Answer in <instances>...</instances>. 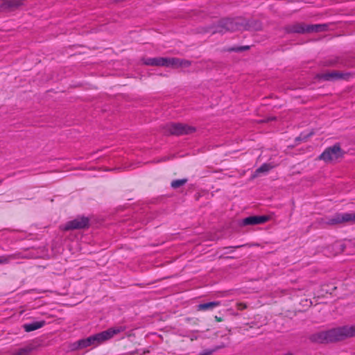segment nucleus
Returning <instances> with one entry per match:
<instances>
[{"instance_id": "8", "label": "nucleus", "mask_w": 355, "mask_h": 355, "mask_svg": "<svg viewBox=\"0 0 355 355\" xmlns=\"http://www.w3.org/2000/svg\"><path fill=\"white\" fill-rule=\"evenodd\" d=\"M89 226V218L88 217L81 216L69 221L64 226V230H80L88 228Z\"/></svg>"}, {"instance_id": "24", "label": "nucleus", "mask_w": 355, "mask_h": 355, "mask_svg": "<svg viewBox=\"0 0 355 355\" xmlns=\"http://www.w3.org/2000/svg\"><path fill=\"white\" fill-rule=\"evenodd\" d=\"M275 119H276L275 117H268L263 120H261L260 122L268 123V122L275 120Z\"/></svg>"}, {"instance_id": "3", "label": "nucleus", "mask_w": 355, "mask_h": 355, "mask_svg": "<svg viewBox=\"0 0 355 355\" xmlns=\"http://www.w3.org/2000/svg\"><path fill=\"white\" fill-rule=\"evenodd\" d=\"M243 17L225 18L220 19L214 33H224L227 31H237L242 30L243 27Z\"/></svg>"}, {"instance_id": "29", "label": "nucleus", "mask_w": 355, "mask_h": 355, "mask_svg": "<svg viewBox=\"0 0 355 355\" xmlns=\"http://www.w3.org/2000/svg\"><path fill=\"white\" fill-rule=\"evenodd\" d=\"M284 355H293V354H291V353H288V354H284Z\"/></svg>"}, {"instance_id": "11", "label": "nucleus", "mask_w": 355, "mask_h": 355, "mask_svg": "<svg viewBox=\"0 0 355 355\" xmlns=\"http://www.w3.org/2000/svg\"><path fill=\"white\" fill-rule=\"evenodd\" d=\"M269 217L267 216H252L244 218L242 221L243 225H253L262 224L267 222Z\"/></svg>"}, {"instance_id": "9", "label": "nucleus", "mask_w": 355, "mask_h": 355, "mask_svg": "<svg viewBox=\"0 0 355 355\" xmlns=\"http://www.w3.org/2000/svg\"><path fill=\"white\" fill-rule=\"evenodd\" d=\"M351 76L349 73H343L338 71H331L326 73H322L317 75L319 79L324 80H335L340 79H347Z\"/></svg>"}, {"instance_id": "21", "label": "nucleus", "mask_w": 355, "mask_h": 355, "mask_svg": "<svg viewBox=\"0 0 355 355\" xmlns=\"http://www.w3.org/2000/svg\"><path fill=\"white\" fill-rule=\"evenodd\" d=\"M313 135V132H311L309 135L304 136V137H302L301 136L296 137L295 141H305L309 137Z\"/></svg>"}, {"instance_id": "23", "label": "nucleus", "mask_w": 355, "mask_h": 355, "mask_svg": "<svg viewBox=\"0 0 355 355\" xmlns=\"http://www.w3.org/2000/svg\"><path fill=\"white\" fill-rule=\"evenodd\" d=\"M225 347H226V345L224 343H223V344L220 345L219 346L216 347L214 349H211V351H213V353H214V352L217 351L218 349L224 348Z\"/></svg>"}, {"instance_id": "28", "label": "nucleus", "mask_w": 355, "mask_h": 355, "mask_svg": "<svg viewBox=\"0 0 355 355\" xmlns=\"http://www.w3.org/2000/svg\"><path fill=\"white\" fill-rule=\"evenodd\" d=\"M284 355H293V354H291V353H288V354H284Z\"/></svg>"}, {"instance_id": "30", "label": "nucleus", "mask_w": 355, "mask_h": 355, "mask_svg": "<svg viewBox=\"0 0 355 355\" xmlns=\"http://www.w3.org/2000/svg\"><path fill=\"white\" fill-rule=\"evenodd\" d=\"M3 259H0V263H3Z\"/></svg>"}, {"instance_id": "1", "label": "nucleus", "mask_w": 355, "mask_h": 355, "mask_svg": "<svg viewBox=\"0 0 355 355\" xmlns=\"http://www.w3.org/2000/svg\"><path fill=\"white\" fill-rule=\"evenodd\" d=\"M353 336H355V324L317 332L311 335L309 339L313 343H328L343 340Z\"/></svg>"}, {"instance_id": "15", "label": "nucleus", "mask_w": 355, "mask_h": 355, "mask_svg": "<svg viewBox=\"0 0 355 355\" xmlns=\"http://www.w3.org/2000/svg\"><path fill=\"white\" fill-rule=\"evenodd\" d=\"M275 167L274 165L272 164H263L260 167H259L254 173V174L252 175L251 178L254 179L257 178L261 173H266L269 171H270L272 168Z\"/></svg>"}, {"instance_id": "2", "label": "nucleus", "mask_w": 355, "mask_h": 355, "mask_svg": "<svg viewBox=\"0 0 355 355\" xmlns=\"http://www.w3.org/2000/svg\"><path fill=\"white\" fill-rule=\"evenodd\" d=\"M121 329H109L106 331L89 336L86 339L80 340L78 342L79 348H85L90 345H98L103 342L109 340L114 335L119 333Z\"/></svg>"}, {"instance_id": "31", "label": "nucleus", "mask_w": 355, "mask_h": 355, "mask_svg": "<svg viewBox=\"0 0 355 355\" xmlns=\"http://www.w3.org/2000/svg\"><path fill=\"white\" fill-rule=\"evenodd\" d=\"M144 353H149V351H144Z\"/></svg>"}, {"instance_id": "22", "label": "nucleus", "mask_w": 355, "mask_h": 355, "mask_svg": "<svg viewBox=\"0 0 355 355\" xmlns=\"http://www.w3.org/2000/svg\"><path fill=\"white\" fill-rule=\"evenodd\" d=\"M237 307L239 308V309L243 310L247 308V305L244 303L241 302L237 304Z\"/></svg>"}, {"instance_id": "5", "label": "nucleus", "mask_w": 355, "mask_h": 355, "mask_svg": "<svg viewBox=\"0 0 355 355\" xmlns=\"http://www.w3.org/2000/svg\"><path fill=\"white\" fill-rule=\"evenodd\" d=\"M164 133L168 135H191L196 132V128L183 123H170L164 128Z\"/></svg>"}, {"instance_id": "4", "label": "nucleus", "mask_w": 355, "mask_h": 355, "mask_svg": "<svg viewBox=\"0 0 355 355\" xmlns=\"http://www.w3.org/2000/svg\"><path fill=\"white\" fill-rule=\"evenodd\" d=\"M143 63L147 66L155 67H178L182 66V61L175 58H144L142 59Z\"/></svg>"}, {"instance_id": "20", "label": "nucleus", "mask_w": 355, "mask_h": 355, "mask_svg": "<svg viewBox=\"0 0 355 355\" xmlns=\"http://www.w3.org/2000/svg\"><path fill=\"white\" fill-rule=\"evenodd\" d=\"M340 62V58H332V59H330V60H328L325 62V65L326 66H335L338 63Z\"/></svg>"}, {"instance_id": "32", "label": "nucleus", "mask_w": 355, "mask_h": 355, "mask_svg": "<svg viewBox=\"0 0 355 355\" xmlns=\"http://www.w3.org/2000/svg\"><path fill=\"white\" fill-rule=\"evenodd\" d=\"M353 246L355 247V241L353 243Z\"/></svg>"}, {"instance_id": "27", "label": "nucleus", "mask_w": 355, "mask_h": 355, "mask_svg": "<svg viewBox=\"0 0 355 355\" xmlns=\"http://www.w3.org/2000/svg\"><path fill=\"white\" fill-rule=\"evenodd\" d=\"M284 355H293V354H291V353H288V354H284Z\"/></svg>"}, {"instance_id": "14", "label": "nucleus", "mask_w": 355, "mask_h": 355, "mask_svg": "<svg viewBox=\"0 0 355 355\" xmlns=\"http://www.w3.org/2000/svg\"><path fill=\"white\" fill-rule=\"evenodd\" d=\"M328 28V26L327 24H306V33H318L326 31Z\"/></svg>"}, {"instance_id": "10", "label": "nucleus", "mask_w": 355, "mask_h": 355, "mask_svg": "<svg viewBox=\"0 0 355 355\" xmlns=\"http://www.w3.org/2000/svg\"><path fill=\"white\" fill-rule=\"evenodd\" d=\"M306 24L304 23H294L293 24H288L284 27V30L286 33H306Z\"/></svg>"}, {"instance_id": "7", "label": "nucleus", "mask_w": 355, "mask_h": 355, "mask_svg": "<svg viewBox=\"0 0 355 355\" xmlns=\"http://www.w3.org/2000/svg\"><path fill=\"white\" fill-rule=\"evenodd\" d=\"M347 223H355V212L343 214L338 213L331 218L324 221V224L327 225H336Z\"/></svg>"}, {"instance_id": "19", "label": "nucleus", "mask_w": 355, "mask_h": 355, "mask_svg": "<svg viewBox=\"0 0 355 355\" xmlns=\"http://www.w3.org/2000/svg\"><path fill=\"white\" fill-rule=\"evenodd\" d=\"M249 49H250V46H239V47L230 48L227 51L230 52V51L240 52V51H247Z\"/></svg>"}, {"instance_id": "13", "label": "nucleus", "mask_w": 355, "mask_h": 355, "mask_svg": "<svg viewBox=\"0 0 355 355\" xmlns=\"http://www.w3.org/2000/svg\"><path fill=\"white\" fill-rule=\"evenodd\" d=\"M243 27L242 30L249 31H258L262 29V24L259 20H247L243 18Z\"/></svg>"}, {"instance_id": "26", "label": "nucleus", "mask_w": 355, "mask_h": 355, "mask_svg": "<svg viewBox=\"0 0 355 355\" xmlns=\"http://www.w3.org/2000/svg\"><path fill=\"white\" fill-rule=\"evenodd\" d=\"M215 319H216V320L217 322H221V321H223V319H222V318H220V317L215 316Z\"/></svg>"}, {"instance_id": "12", "label": "nucleus", "mask_w": 355, "mask_h": 355, "mask_svg": "<svg viewBox=\"0 0 355 355\" xmlns=\"http://www.w3.org/2000/svg\"><path fill=\"white\" fill-rule=\"evenodd\" d=\"M21 0H0V10L11 11L21 5Z\"/></svg>"}, {"instance_id": "16", "label": "nucleus", "mask_w": 355, "mask_h": 355, "mask_svg": "<svg viewBox=\"0 0 355 355\" xmlns=\"http://www.w3.org/2000/svg\"><path fill=\"white\" fill-rule=\"evenodd\" d=\"M45 324V321L41 320V321H36L33 322L31 324H26L24 325V329L26 331L30 332L32 331H35L36 329H38L41 327H42Z\"/></svg>"}, {"instance_id": "18", "label": "nucleus", "mask_w": 355, "mask_h": 355, "mask_svg": "<svg viewBox=\"0 0 355 355\" xmlns=\"http://www.w3.org/2000/svg\"><path fill=\"white\" fill-rule=\"evenodd\" d=\"M187 181L188 180L187 178L175 180L171 182V186L173 189H178L184 186L187 182Z\"/></svg>"}, {"instance_id": "17", "label": "nucleus", "mask_w": 355, "mask_h": 355, "mask_svg": "<svg viewBox=\"0 0 355 355\" xmlns=\"http://www.w3.org/2000/svg\"><path fill=\"white\" fill-rule=\"evenodd\" d=\"M220 302H210L207 303L200 304L198 305V311H207L209 309H213L214 308L219 306Z\"/></svg>"}, {"instance_id": "6", "label": "nucleus", "mask_w": 355, "mask_h": 355, "mask_svg": "<svg viewBox=\"0 0 355 355\" xmlns=\"http://www.w3.org/2000/svg\"><path fill=\"white\" fill-rule=\"evenodd\" d=\"M345 152L341 149L339 144H336L325 149V150L319 156V159L323 160L326 163L332 162L343 158Z\"/></svg>"}, {"instance_id": "25", "label": "nucleus", "mask_w": 355, "mask_h": 355, "mask_svg": "<svg viewBox=\"0 0 355 355\" xmlns=\"http://www.w3.org/2000/svg\"><path fill=\"white\" fill-rule=\"evenodd\" d=\"M31 350H32V348H31V347H24V355L30 352Z\"/></svg>"}]
</instances>
